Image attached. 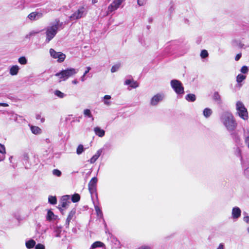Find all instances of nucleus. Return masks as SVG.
Listing matches in <instances>:
<instances>
[{
	"label": "nucleus",
	"instance_id": "obj_2",
	"mask_svg": "<svg viewBox=\"0 0 249 249\" xmlns=\"http://www.w3.org/2000/svg\"><path fill=\"white\" fill-rule=\"evenodd\" d=\"M61 26V24L60 23L59 20H55L45 28L46 43H48L54 37Z\"/></svg>",
	"mask_w": 249,
	"mask_h": 249
},
{
	"label": "nucleus",
	"instance_id": "obj_17",
	"mask_svg": "<svg viewBox=\"0 0 249 249\" xmlns=\"http://www.w3.org/2000/svg\"><path fill=\"white\" fill-rule=\"evenodd\" d=\"M6 150L4 145L0 143V161H3L5 158Z\"/></svg>",
	"mask_w": 249,
	"mask_h": 249
},
{
	"label": "nucleus",
	"instance_id": "obj_19",
	"mask_svg": "<svg viewBox=\"0 0 249 249\" xmlns=\"http://www.w3.org/2000/svg\"><path fill=\"white\" fill-rule=\"evenodd\" d=\"M19 68L18 65L12 66L9 70V73L11 75H17L19 71Z\"/></svg>",
	"mask_w": 249,
	"mask_h": 249
},
{
	"label": "nucleus",
	"instance_id": "obj_51",
	"mask_svg": "<svg viewBox=\"0 0 249 249\" xmlns=\"http://www.w3.org/2000/svg\"><path fill=\"white\" fill-rule=\"evenodd\" d=\"M244 220L247 223H249V216H246L244 217Z\"/></svg>",
	"mask_w": 249,
	"mask_h": 249
},
{
	"label": "nucleus",
	"instance_id": "obj_16",
	"mask_svg": "<svg viewBox=\"0 0 249 249\" xmlns=\"http://www.w3.org/2000/svg\"><path fill=\"white\" fill-rule=\"evenodd\" d=\"M102 152V149H99L95 155H94L89 160V161L90 163H94L97 159L99 158V157L101 155V153Z\"/></svg>",
	"mask_w": 249,
	"mask_h": 249
},
{
	"label": "nucleus",
	"instance_id": "obj_7",
	"mask_svg": "<svg viewBox=\"0 0 249 249\" xmlns=\"http://www.w3.org/2000/svg\"><path fill=\"white\" fill-rule=\"evenodd\" d=\"M125 0H114L107 7V14L109 15L113 12L117 10L122 3Z\"/></svg>",
	"mask_w": 249,
	"mask_h": 249
},
{
	"label": "nucleus",
	"instance_id": "obj_15",
	"mask_svg": "<svg viewBox=\"0 0 249 249\" xmlns=\"http://www.w3.org/2000/svg\"><path fill=\"white\" fill-rule=\"evenodd\" d=\"M241 213V211L238 207H234L232 210V217L233 219L239 218Z\"/></svg>",
	"mask_w": 249,
	"mask_h": 249
},
{
	"label": "nucleus",
	"instance_id": "obj_12",
	"mask_svg": "<svg viewBox=\"0 0 249 249\" xmlns=\"http://www.w3.org/2000/svg\"><path fill=\"white\" fill-rule=\"evenodd\" d=\"M43 16V14L41 12H34L30 13L28 16V18L33 21V20H36L41 18Z\"/></svg>",
	"mask_w": 249,
	"mask_h": 249
},
{
	"label": "nucleus",
	"instance_id": "obj_28",
	"mask_svg": "<svg viewBox=\"0 0 249 249\" xmlns=\"http://www.w3.org/2000/svg\"><path fill=\"white\" fill-rule=\"evenodd\" d=\"M231 135L232 136V138L235 142L237 144H239L241 142V138L240 137V136H238L237 135V134H236L235 133H232Z\"/></svg>",
	"mask_w": 249,
	"mask_h": 249
},
{
	"label": "nucleus",
	"instance_id": "obj_42",
	"mask_svg": "<svg viewBox=\"0 0 249 249\" xmlns=\"http://www.w3.org/2000/svg\"><path fill=\"white\" fill-rule=\"evenodd\" d=\"M52 173L54 176L56 177H60L62 174L61 172L58 169H53Z\"/></svg>",
	"mask_w": 249,
	"mask_h": 249
},
{
	"label": "nucleus",
	"instance_id": "obj_36",
	"mask_svg": "<svg viewBox=\"0 0 249 249\" xmlns=\"http://www.w3.org/2000/svg\"><path fill=\"white\" fill-rule=\"evenodd\" d=\"M121 67L120 64H117L113 65L111 69V72L113 73L118 71Z\"/></svg>",
	"mask_w": 249,
	"mask_h": 249
},
{
	"label": "nucleus",
	"instance_id": "obj_47",
	"mask_svg": "<svg viewBox=\"0 0 249 249\" xmlns=\"http://www.w3.org/2000/svg\"><path fill=\"white\" fill-rule=\"evenodd\" d=\"M35 249H45V246L41 244H38L36 246Z\"/></svg>",
	"mask_w": 249,
	"mask_h": 249
},
{
	"label": "nucleus",
	"instance_id": "obj_55",
	"mask_svg": "<svg viewBox=\"0 0 249 249\" xmlns=\"http://www.w3.org/2000/svg\"><path fill=\"white\" fill-rule=\"evenodd\" d=\"M78 82L76 80H74L72 81V83L73 84H76Z\"/></svg>",
	"mask_w": 249,
	"mask_h": 249
},
{
	"label": "nucleus",
	"instance_id": "obj_53",
	"mask_svg": "<svg viewBox=\"0 0 249 249\" xmlns=\"http://www.w3.org/2000/svg\"><path fill=\"white\" fill-rule=\"evenodd\" d=\"M86 75H84V74L81 77V80L82 81V82H84L86 80Z\"/></svg>",
	"mask_w": 249,
	"mask_h": 249
},
{
	"label": "nucleus",
	"instance_id": "obj_9",
	"mask_svg": "<svg viewBox=\"0 0 249 249\" xmlns=\"http://www.w3.org/2000/svg\"><path fill=\"white\" fill-rule=\"evenodd\" d=\"M164 98V95L162 93H159L154 95L151 99L150 104L152 106H157L160 102H161Z\"/></svg>",
	"mask_w": 249,
	"mask_h": 249
},
{
	"label": "nucleus",
	"instance_id": "obj_57",
	"mask_svg": "<svg viewBox=\"0 0 249 249\" xmlns=\"http://www.w3.org/2000/svg\"><path fill=\"white\" fill-rule=\"evenodd\" d=\"M248 232L249 233V227L247 228Z\"/></svg>",
	"mask_w": 249,
	"mask_h": 249
},
{
	"label": "nucleus",
	"instance_id": "obj_18",
	"mask_svg": "<svg viewBox=\"0 0 249 249\" xmlns=\"http://www.w3.org/2000/svg\"><path fill=\"white\" fill-rule=\"evenodd\" d=\"M126 85H130L132 88H136L139 86V84L134 80L131 79H127L124 82Z\"/></svg>",
	"mask_w": 249,
	"mask_h": 249
},
{
	"label": "nucleus",
	"instance_id": "obj_25",
	"mask_svg": "<svg viewBox=\"0 0 249 249\" xmlns=\"http://www.w3.org/2000/svg\"><path fill=\"white\" fill-rule=\"evenodd\" d=\"M30 128L32 132L34 134L37 135L41 133V129L38 126L32 125Z\"/></svg>",
	"mask_w": 249,
	"mask_h": 249
},
{
	"label": "nucleus",
	"instance_id": "obj_6",
	"mask_svg": "<svg viewBox=\"0 0 249 249\" xmlns=\"http://www.w3.org/2000/svg\"><path fill=\"white\" fill-rule=\"evenodd\" d=\"M171 86L176 93L178 94H182L184 93V88L181 82L178 80L171 81Z\"/></svg>",
	"mask_w": 249,
	"mask_h": 249
},
{
	"label": "nucleus",
	"instance_id": "obj_3",
	"mask_svg": "<svg viewBox=\"0 0 249 249\" xmlns=\"http://www.w3.org/2000/svg\"><path fill=\"white\" fill-rule=\"evenodd\" d=\"M78 71V69L70 68L66 70H62L59 72H57L55 74L59 80V81H66L69 77L76 74Z\"/></svg>",
	"mask_w": 249,
	"mask_h": 249
},
{
	"label": "nucleus",
	"instance_id": "obj_56",
	"mask_svg": "<svg viewBox=\"0 0 249 249\" xmlns=\"http://www.w3.org/2000/svg\"><path fill=\"white\" fill-rule=\"evenodd\" d=\"M97 2H98V0H92V3L93 4L96 3H97Z\"/></svg>",
	"mask_w": 249,
	"mask_h": 249
},
{
	"label": "nucleus",
	"instance_id": "obj_38",
	"mask_svg": "<svg viewBox=\"0 0 249 249\" xmlns=\"http://www.w3.org/2000/svg\"><path fill=\"white\" fill-rule=\"evenodd\" d=\"M249 67L246 66H243L240 70L241 72L243 74L248 73L249 72Z\"/></svg>",
	"mask_w": 249,
	"mask_h": 249
},
{
	"label": "nucleus",
	"instance_id": "obj_46",
	"mask_svg": "<svg viewBox=\"0 0 249 249\" xmlns=\"http://www.w3.org/2000/svg\"><path fill=\"white\" fill-rule=\"evenodd\" d=\"M146 0H137V3L140 6L144 5L146 3Z\"/></svg>",
	"mask_w": 249,
	"mask_h": 249
},
{
	"label": "nucleus",
	"instance_id": "obj_23",
	"mask_svg": "<svg viewBox=\"0 0 249 249\" xmlns=\"http://www.w3.org/2000/svg\"><path fill=\"white\" fill-rule=\"evenodd\" d=\"M213 113L212 110L210 108H205L203 111L204 116L208 118L210 117Z\"/></svg>",
	"mask_w": 249,
	"mask_h": 249
},
{
	"label": "nucleus",
	"instance_id": "obj_20",
	"mask_svg": "<svg viewBox=\"0 0 249 249\" xmlns=\"http://www.w3.org/2000/svg\"><path fill=\"white\" fill-rule=\"evenodd\" d=\"M94 131L95 134L100 137H103L105 134V131L99 127H95L94 128Z\"/></svg>",
	"mask_w": 249,
	"mask_h": 249
},
{
	"label": "nucleus",
	"instance_id": "obj_54",
	"mask_svg": "<svg viewBox=\"0 0 249 249\" xmlns=\"http://www.w3.org/2000/svg\"><path fill=\"white\" fill-rule=\"evenodd\" d=\"M0 106L8 107V105L7 103H0Z\"/></svg>",
	"mask_w": 249,
	"mask_h": 249
},
{
	"label": "nucleus",
	"instance_id": "obj_35",
	"mask_svg": "<svg viewBox=\"0 0 249 249\" xmlns=\"http://www.w3.org/2000/svg\"><path fill=\"white\" fill-rule=\"evenodd\" d=\"M9 116V120L11 121H16L17 119L18 116L17 115L11 112L8 113Z\"/></svg>",
	"mask_w": 249,
	"mask_h": 249
},
{
	"label": "nucleus",
	"instance_id": "obj_32",
	"mask_svg": "<svg viewBox=\"0 0 249 249\" xmlns=\"http://www.w3.org/2000/svg\"><path fill=\"white\" fill-rule=\"evenodd\" d=\"M80 196L78 194H75L71 196V201L74 202H77L80 200Z\"/></svg>",
	"mask_w": 249,
	"mask_h": 249
},
{
	"label": "nucleus",
	"instance_id": "obj_41",
	"mask_svg": "<svg viewBox=\"0 0 249 249\" xmlns=\"http://www.w3.org/2000/svg\"><path fill=\"white\" fill-rule=\"evenodd\" d=\"M208 56V53L207 50H203L200 53V56L202 58H205Z\"/></svg>",
	"mask_w": 249,
	"mask_h": 249
},
{
	"label": "nucleus",
	"instance_id": "obj_11",
	"mask_svg": "<svg viewBox=\"0 0 249 249\" xmlns=\"http://www.w3.org/2000/svg\"><path fill=\"white\" fill-rule=\"evenodd\" d=\"M97 182V178H92L89 183V190L91 194H93L96 191V184Z\"/></svg>",
	"mask_w": 249,
	"mask_h": 249
},
{
	"label": "nucleus",
	"instance_id": "obj_33",
	"mask_svg": "<svg viewBox=\"0 0 249 249\" xmlns=\"http://www.w3.org/2000/svg\"><path fill=\"white\" fill-rule=\"evenodd\" d=\"M85 148L82 144L78 146L76 149V153L77 155L81 154L84 151Z\"/></svg>",
	"mask_w": 249,
	"mask_h": 249
},
{
	"label": "nucleus",
	"instance_id": "obj_14",
	"mask_svg": "<svg viewBox=\"0 0 249 249\" xmlns=\"http://www.w3.org/2000/svg\"><path fill=\"white\" fill-rule=\"evenodd\" d=\"M111 242L112 248L116 249H119L121 248V243L117 238L115 237H112Z\"/></svg>",
	"mask_w": 249,
	"mask_h": 249
},
{
	"label": "nucleus",
	"instance_id": "obj_8",
	"mask_svg": "<svg viewBox=\"0 0 249 249\" xmlns=\"http://www.w3.org/2000/svg\"><path fill=\"white\" fill-rule=\"evenodd\" d=\"M50 54L53 58L57 59L58 62H62L66 58V55L62 52H57L53 49H50Z\"/></svg>",
	"mask_w": 249,
	"mask_h": 249
},
{
	"label": "nucleus",
	"instance_id": "obj_30",
	"mask_svg": "<svg viewBox=\"0 0 249 249\" xmlns=\"http://www.w3.org/2000/svg\"><path fill=\"white\" fill-rule=\"evenodd\" d=\"M196 96L193 94H188L186 96V99L188 101L194 102L196 100Z\"/></svg>",
	"mask_w": 249,
	"mask_h": 249
},
{
	"label": "nucleus",
	"instance_id": "obj_31",
	"mask_svg": "<svg viewBox=\"0 0 249 249\" xmlns=\"http://www.w3.org/2000/svg\"><path fill=\"white\" fill-rule=\"evenodd\" d=\"M54 94L55 95L60 98H63L66 96V94H64V93L62 92L61 91L58 90H55L54 92Z\"/></svg>",
	"mask_w": 249,
	"mask_h": 249
},
{
	"label": "nucleus",
	"instance_id": "obj_24",
	"mask_svg": "<svg viewBox=\"0 0 249 249\" xmlns=\"http://www.w3.org/2000/svg\"><path fill=\"white\" fill-rule=\"evenodd\" d=\"M46 219L48 221L54 220L56 219V216L54 214L53 212L50 210L48 211Z\"/></svg>",
	"mask_w": 249,
	"mask_h": 249
},
{
	"label": "nucleus",
	"instance_id": "obj_50",
	"mask_svg": "<svg viewBox=\"0 0 249 249\" xmlns=\"http://www.w3.org/2000/svg\"><path fill=\"white\" fill-rule=\"evenodd\" d=\"M91 68L90 67H87L86 68V70L85 71V72H84V75H86L89 72V71L90 70Z\"/></svg>",
	"mask_w": 249,
	"mask_h": 249
},
{
	"label": "nucleus",
	"instance_id": "obj_4",
	"mask_svg": "<svg viewBox=\"0 0 249 249\" xmlns=\"http://www.w3.org/2000/svg\"><path fill=\"white\" fill-rule=\"evenodd\" d=\"M236 110L237 114L244 120H247L249 118L247 109L244 104L241 101H237L236 103Z\"/></svg>",
	"mask_w": 249,
	"mask_h": 249
},
{
	"label": "nucleus",
	"instance_id": "obj_10",
	"mask_svg": "<svg viewBox=\"0 0 249 249\" xmlns=\"http://www.w3.org/2000/svg\"><path fill=\"white\" fill-rule=\"evenodd\" d=\"M70 198V196L69 195H65L61 197L59 205L60 209L62 210V208L66 209L69 207L71 203Z\"/></svg>",
	"mask_w": 249,
	"mask_h": 249
},
{
	"label": "nucleus",
	"instance_id": "obj_26",
	"mask_svg": "<svg viewBox=\"0 0 249 249\" xmlns=\"http://www.w3.org/2000/svg\"><path fill=\"white\" fill-rule=\"evenodd\" d=\"M111 96L108 95H106L104 96L103 98L102 101H103L105 105L107 106H110L111 105V102L109 101L111 99Z\"/></svg>",
	"mask_w": 249,
	"mask_h": 249
},
{
	"label": "nucleus",
	"instance_id": "obj_13",
	"mask_svg": "<svg viewBox=\"0 0 249 249\" xmlns=\"http://www.w3.org/2000/svg\"><path fill=\"white\" fill-rule=\"evenodd\" d=\"M76 213V210L75 209H72L68 215L66 221V226L68 227L70 224V221L74 218Z\"/></svg>",
	"mask_w": 249,
	"mask_h": 249
},
{
	"label": "nucleus",
	"instance_id": "obj_22",
	"mask_svg": "<svg viewBox=\"0 0 249 249\" xmlns=\"http://www.w3.org/2000/svg\"><path fill=\"white\" fill-rule=\"evenodd\" d=\"M213 99L217 104L222 103V100L220 94L217 92H214L213 95Z\"/></svg>",
	"mask_w": 249,
	"mask_h": 249
},
{
	"label": "nucleus",
	"instance_id": "obj_45",
	"mask_svg": "<svg viewBox=\"0 0 249 249\" xmlns=\"http://www.w3.org/2000/svg\"><path fill=\"white\" fill-rule=\"evenodd\" d=\"M236 154L240 158L241 160H243V157L241 155V150L238 148L236 149Z\"/></svg>",
	"mask_w": 249,
	"mask_h": 249
},
{
	"label": "nucleus",
	"instance_id": "obj_48",
	"mask_svg": "<svg viewBox=\"0 0 249 249\" xmlns=\"http://www.w3.org/2000/svg\"><path fill=\"white\" fill-rule=\"evenodd\" d=\"M36 119L37 120L40 119L41 122L42 123L44 122L45 121V119L44 118H41V115L40 114H38L36 115Z\"/></svg>",
	"mask_w": 249,
	"mask_h": 249
},
{
	"label": "nucleus",
	"instance_id": "obj_43",
	"mask_svg": "<svg viewBox=\"0 0 249 249\" xmlns=\"http://www.w3.org/2000/svg\"><path fill=\"white\" fill-rule=\"evenodd\" d=\"M95 210L98 216H102V212L100 208L97 206H95Z\"/></svg>",
	"mask_w": 249,
	"mask_h": 249
},
{
	"label": "nucleus",
	"instance_id": "obj_5",
	"mask_svg": "<svg viewBox=\"0 0 249 249\" xmlns=\"http://www.w3.org/2000/svg\"><path fill=\"white\" fill-rule=\"evenodd\" d=\"M87 14V10L85 6H80L70 17V19L71 21L77 20L84 18Z\"/></svg>",
	"mask_w": 249,
	"mask_h": 249
},
{
	"label": "nucleus",
	"instance_id": "obj_40",
	"mask_svg": "<svg viewBox=\"0 0 249 249\" xmlns=\"http://www.w3.org/2000/svg\"><path fill=\"white\" fill-rule=\"evenodd\" d=\"M18 61V62L22 65H25L27 63V59L24 56L19 57Z\"/></svg>",
	"mask_w": 249,
	"mask_h": 249
},
{
	"label": "nucleus",
	"instance_id": "obj_37",
	"mask_svg": "<svg viewBox=\"0 0 249 249\" xmlns=\"http://www.w3.org/2000/svg\"><path fill=\"white\" fill-rule=\"evenodd\" d=\"M83 113L85 116L89 118L92 117L91 111L89 109H86L84 110Z\"/></svg>",
	"mask_w": 249,
	"mask_h": 249
},
{
	"label": "nucleus",
	"instance_id": "obj_34",
	"mask_svg": "<svg viewBox=\"0 0 249 249\" xmlns=\"http://www.w3.org/2000/svg\"><path fill=\"white\" fill-rule=\"evenodd\" d=\"M49 202L52 204H55L57 202V199L55 196H49L48 198Z\"/></svg>",
	"mask_w": 249,
	"mask_h": 249
},
{
	"label": "nucleus",
	"instance_id": "obj_27",
	"mask_svg": "<svg viewBox=\"0 0 249 249\" xmlns=\"http://www.w3.org/2000/svg\"><path fill=\"white\" fill-rule=\"evenodd\" d=\"M25 245L27 249H31L36 245V242L34 240L31 239L26 242Z\"/></svg>",
	"mask_w": 249,
	"mask_h": 249
},
{
	"label": "nucleus",
	"instance_id": "obj_49",
	"mask_svg": "<svg viewBox=\"0 0 249 249\" xmlns=\"http://www.w3.org/2000/svg\"><path fill=\"white\" fill-rule=\"evenodd\" d=\"M241 53H238L237 54L236 56H235V60L236 61H238L240 59V58H241Z\"/></svg>",
	"mask_w": 249,
	"mask_h": 249
},
{
	"label": "nucleus",
	"instance_id": "obj_52",
	"mask_svg": "<svg viewBox=\"0 0 249 249\" xmlns=\"http://www.w3.org/2000/svg\"><path fill=\"white\" fill-rule=\"evenodd\" d=\"M224 246L223 243H220L216 249H224Z\"/></svg>",
	"mask_w": 249,
	"mask_h": 249
},
{
	"label": "nucleus",
	"instance_id": "obj_21",
	"mask_svg": "<svg viewBox=\"0 0 249 249\" xmlns=\"http://www.w3.org/2000/svg\"><path fill=\"white\" fill-rule=\"evenodd\" d=\"M105 244L101 241H96L94 242L91 246L90 249H94L96 248L102 247L104 248L103 249H105Z\"/></svg>",
	"mask_w": 249,
	"mask_h": 249
},
{
	"label": "nucleus",
	"instance_id": "obj_29",
	"mask_svg": "<svg viewBox=\"0 0 249 249\" xmlns=\"http://www.w3.org/2000/svg\"><path fill=\"white\" fill-rule=\"evenodd\" d=\"M246 78V76L242 74H239L236 76V82L240 83L243 81Z\"/></svg>",
	"mask_w": 249,
	"mask_h": 249
},
{
	"label": "nucleus",
	"instance_id": "obj_1",
	"mask_svg": "<svg viewBox=\"0 0 249 249\" xmlns=\"http://www.w3.org/2000/svg\"><path fill=\"white\" fill-rule=\"evenodd\" d=\"M220 120L229 132H232L237 126L234 116L230 111L223 112L220 117Z\"/></svg>",
	"mask_w": 249,
	"mask_h": 249
},
{
	"label": "nucleus",
	"instance_id": "obj_39",
	"mask_svg": "<svg viewBox=\"0 0 249 249\" xmlns=\"http://www.w3.org/2000/svg\"><path fill=\"white\" fill-rule=\"evenodd\" d=\"M40 33L39 31H32L30 32L29 34L26 35V38H30V36H35L36 35Z\"/></svg>",
	"mask_w": 249,
	"mask_h": 249
},
{
	"label": "nucleus",
	"instance_id": "obj_44",
	"mask_svg": "<svg viewBox=\"0 0 249 249\" xmlns=\"http://www.w3.org/2000/svg\"><path fill=\"white\" fill-rule=\"evenodd\" d=\"M244 175L247 178L249 179V167H247L244 170Z\"/></svg>",
	"mask_w": 249,
	"mask_h": 249
}]
</instances>
